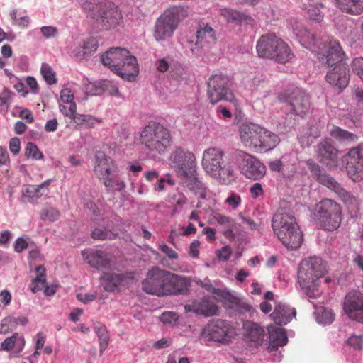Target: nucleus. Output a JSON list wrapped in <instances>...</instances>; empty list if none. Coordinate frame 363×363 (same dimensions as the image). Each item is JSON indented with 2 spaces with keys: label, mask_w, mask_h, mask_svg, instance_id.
<instances>
[{
  "label": "nucleus",
  "mask_w": 363,
  "mask_h": 363,
  "mask_svg": "<svg viewBox=\"0 0 363 363\" xmlns=\"http://www.w3.org/2000/svg\"><path fill=\"white\" fill-rule=\"evenodd\" d=\"M160 320L165 324L173 325L178 320V315L177 313L171 311L164 312L162 314Z\"/></svg>",
  "instance_id": "680f3d73"
},
{
  "label": "nucleus",
  "mask_w": 363,
  "mask_h": 363,
  "mask_svg": "<svg viewBox=\"0 0 363 363\" xmlns=\"http://www.w3.org/2000/svg\"><path fill=\"white\" fill-rule=\"evenodd\" d=\"M274 233L289 249H297L303 242V234L294 215L280 211L275 213L272 220Z\"/></svg>",
  "instance_id": "0eeeda50"
},
{
  "label": "nucleus",
  "mask_w": 363,
  "mask_h": 363,
  "mask_svg": "<svg viewBox=\"0 0 363 363\" xmlns=\"http://www.w3.org/2000/svg\"><path fill=\"white\" fill-rule=\"evenodd\" d=\"M170 164L180 176L192 175L197 169L196 157L193 152L177 147L169 156Z\"/></svg>",
  "instance_id": "2eb2a0df"
},
{
  "label": "nucleus",
  "mask_w": 363,
  "mask_h": 363,
  "mask_svg": "<svg viewBox=\"0 0 363 363\" xmlns=\"http://www.w3.org/2000/svg\"><path fill=\"white\" fill-rule=\"evenodd\" d=\"M234 157L240 172L252 180L261 179L266 173V167L255 156L242 150H235Z\"/></svg>",
  "instance_id": "4468645a"
},
{
  "label": "nucleus",
  "mask_w": 363,
  "mask_h": 363,
  "mask_svg": "<svg viewBox=\"0 0 363 363\" xmlns=\"http://www.w3.org/2000/svg\"><path fill=\"white\" fill-rule=\"evenodd\" d=\"M294 33L303 47L309 49L312 52L319 54L318 50H320L322 43L314 33L305 28L299 27L294 28Z\"/></svg>",
  "instance_id": "bb28decb"
},
{
  "label": "nucleus",
  "mask_w": 363,
  "mask_h": 363,
  "mask_svg": "<svg viewBox=\"0 0 363 363\" xmlns=\"http://www.w3.org/2000/svg\"><path fill=\"white\" fill-rule=\"evenodd\" d=\"M213 219L218 225H222L227 232H232L233 222L229 217L219 213H215L213 216Z\"/></svg>",
  "instance_id": "8fccbe9b"
},
{
  "label": "nucleus",
  "mask_w": 363,
  "mask_h": 363,
  "mask_svg": "<svg viewBox=\"0 0 363 363\" xmlns=\"http://www.w3.org/2000/svg\"><path fill=\"white\" fill-rule=\"evenodd\" d=\"M197 169L192 175H184L182 177L186 179L185 182L187 188L194 191V194L199 195L201 198L206 197V185L201 181L197 175Z\"/></svg>",
  "instance_id": "72a5a7b5"
},
{
  "label": "nucleus",
  "mask_w": 363,
  "mask_h": 363,
  "mask_svg": "<svg viewBox=\"0 0 363 363\" xmlns=\"http://www.w3.org/2000/svg\"><path fill=\"white\" fill-rule=\"evenodd\" d=\"M28 322V318L25 316L14 317L9 315L5 317L0 323V333H8L16 329L18 325H26Z\"/></svg>",
  "instance_id": "f704fd0d"
},
{
  "label": "nucleus",
  "mask_w": 363,
  "mask_h": 363,
  "mask_svg": "<svg viewBox=\"0 0 363 363\" xmlns=\"http://www.w3.org/2000/svg\"><path fill=\"white\" fill-rule=\"evenodd\" d=\"M344 310L350 319L363 323V294L356 290L345 296Z\"/></svg>",
  "instance_id": "6ab92c4d"
},
{
  "label": "nucleus",
  "mask_w": 363,
  "mask_h": 363,
  "mask_svg": "<svg viewBox=\"0 0 363 363\" xmlns=\"http://www.w3.org/2000/svg\"><path fill=\"white\" fill-rule=\"evenodd\" d=\"M306 163L312 175L323 185L328 188L332 182H334L335 179L328 174L325 171L313 160H308Z\"/></svg>",
  "instance_id": "473e14b6"
},
{
  "label": "nucleus",
  "mask_w": 363,
  "mask_h": 363,
  "mask_svg": "<svg viewBox=\"0 0 363 363\" xmlns=\"http://www.w3.org/2000/svg\"><path fill=\"white\" fill-rule=\"evenodd\" d=\"M256 49L260 57L273 59L279 63H285L294 56L289 46L274 34L262 35L257 43Z\"/></svg>",
  "instance_id": "9d476101"
},
{
  "label": "nucleus",
  "mask_w": 363,
  "mask_h": 363,
  "mask_svg": "<svg viewBox=\"0 0 363 363\" xmlns=\"http://www.w3.org/2000/svg\"><path fill=\"white\" fill-rule=\"evenodd\" d=\"M220 15L228 22L235 24L240 23L248 18V16L245 13L229 8L221 9Z\"/></svg>",
  "instance_id": "4c0bfd02"
},
{
  "label": "nucleus",
  "mask_w": 363,
  "mask_h": 363,
  "mask_svg": "<svg viewBox=\"0 0 363 363\" xmlns=\"http://www.w3.org/2000/svg\"><path fill=\"white\" fill-rule=\"evenodd\" d=\"M91 238L94 240H114L117 238V233L106 229L96 228L91 233Z\"/></svg>",
  "instance_id": "c03bdc74"
},
{
  "label": "nucleus",
  "mask_w": 363,
  "mask_h": 363,
  "mask_svg": "<svg viewBox=\"0 0 363 363\" xmlns=\"http://www.w3.org/2000/svg\"><path fill=\"white\" fill-rule=\"evenodd\" d=\"M15 94L4 88L0 94V111L6 113L9 110L13 96Z\"/></svg>",
  "instance_id": "49530a36"
},
{
  "label": "nucleus",
  "mask_w": 363,
  "mask_h": 363,
  "mask_svg": "<svg viewBox=\"0 0 363 363\" xmlns=\"http://www.w3.org/2000/svg\"><path fill=\"white\" fill-rule=\"evenodd\" d=\"M234 159V152L230 153L219 147H209L203 152L202 167L211 177L225 180L233 175Z\"/></svg>",
  "instance_id": "20e7f679"
},
{
  "label": "nucleus",
  "mask_w": 363,
  "mask_h": 363,
  "mask_svg": "<svg viewBox=\"0 0 363 363\" xmlns=\"http://www.w3.org/2000/svg\"><path fill=\"white\" fill-rule=\"evenodd\" d=\"M35 271L37 275L35 278L32 280L30 285V289L33 293H36L41 290L46 281L45 269L42 266H39L36 267Z\"/></svg>",
  "instance_id": "a19ab883"
},
{
  "label": "nucleus",
  "mask_w": 363,
  "mask_h": 363,
  "mask_svg": "<svg viewBox=\"0 0 363 363\" xmlns=\"http://www.w3.org/2000/svg\"><path fill=\"white\" fill-rule=\"evenodd\" d=\"M84 258L88 264L96 269L108 268L110 265V259L108 254L98 250H86L82 252Z\"/></svg>",
  "instance_id": "cd10ccee"
},
{
  "label": "nucleus",
  "mask_w": 363,
  "mask_h": 363,
  "mask_svg": "<svg viewBox=\"0 0 363 363\" xmlns=\"http://www.w3.org/2000/svg\"><path fill=\"white\" fill-rule=\"evenodd\" d=\"M244 336L248 341L254 342L255 345H261L264 338V329L258 324L246 321L243 324Z\"/></svg>",
  "instance_id": "2f4dec72"
},
{
  "label": "nucleus",
  "mask_w": 363,
  "mask_h": 363,
  "mask_svg": "<svg viewBox=\"0 0 363 363\" xmlns=\"http://www.w3.org/2000/svg\"><path fill=\"white\" fill-rule=\"evenodd\" d=\"M22 194L30 200L36 199L43 195L37 185H26L22 189Z\"/></svg>",
  "instance_id": "603ef678"
},
{
  "label": "nucleus",
  "mask_w": 363,
  "mask_h": 363,
  "mask_svg": "<svg viewBox=\"0 0 363 363\" xmlns=\"http://www.w3.org/2000/svg\"><path fill=\"white\" fill-rule=\"evenodd\" d=\"M82 6L90 18L102 23L106 28H114L122 21L120 11L110 3L86 0Z\"/></svg>",
  "instance_id": "1a4fd4ad"
},
{
  "label": "nucleus",
  "mask_w": 363,
  "mask_h": 363,
  "mask_svg": "<svg viewBox=\"0 0 363 363\" xmlns=\"http://www.w3.org/2000/svg\"><path fill=\"white\" fill-rule=\"evenodd\" d=\"M25 340L22 335L15 333L11 337L6 338L1 344V348L6 351H11L15 348L18 352H21L25 346Z\"/></svg>",
  "instance_id": "e433bc0d"
},
{
  "label": "nucleus",
  "mask_w": 363,
  "mask_h": 363,
  "mask_svg": "<svg viewBox=\"0 0 363 363\" xmlns=\"http://www.w3.org/2000/svg\"><path fill=\"white\" fill-rule=\"evenodd\" d=\"M171 73L173 79L177 81V83L170 82L169 86H166L163 89L162 96H164V99L175 96L177 94L178 83L182 82L186 83L189 78L188 69L182 65L171 67Z\"/></svg>",
  "instance_id": "a878e982"
},
{
  "label": "nucleus",
  "mask_w": 363,
  "mask_h": 363,
  "mask_svg": "<svg viewBox=\"0 0 363 363\" xmlns=\"http://www.w3.org/2000/svg\"><path fill=\"white\" fill-rule=\"evenodd\" d=\"M343 11L352 15H358L363 11V0H334Z\"/></svg>",
  "instance_id": "c9c22d12"
},
{
  "label": "nucleus",
  "mask_w": 363,
  "mask_h": 363,
  "mask_svg": "<svg viewBox=\"0 0 363 363\" xmlns=\"http://www.w3.org/2000/svg\"><path fill=\"white\" fill-rule=\"evenodd\" d=\"M326 80L340 90L345 89L349 82V69L345 63L335 65L333 69L326 74Z\"/></svg>",
  "instance_id": "b1692460"
},
{
  "label": "nucleus",
  "mask_w": 363,
  "mask_h": 363,
  "mask_svg": "<svg viewBox=\"0 0 363 363\" xmlns=\"http://www.w3.org/2000/svg\"><path fill=\"white\" fill-rule=\"evenodd\" d=\"M179 14L177 8H171L157 19L153 35L156 40H164L173 35L178 26Z\"/></svg>",
  "instance_id": "f3484780"
},
{
  "label": "nucleus",
  "mask_w": 363,
  "mask_h": 363,
  "mask_svg": "<svg viewBox=\"0 0 363 363\" xmlns=\"http://www.w3.org/2000/svg\"><path fill=\"white\" fill-rule=\"evenodd\" d=\"M101 284L106 291L118 292L126 286L133 278L130 274L121 272H105L101 277Z\"/></svg>",
  "instance_id": "aec40b11"
},
{
  "label": "nucleus",
  "mask_w": 363,
  "mask_h": 363,
  "mask_svg": "<svg viewBox=\"0 0 363 363\" xmlns=\"http://www.w3.org/2000/svg\"><path fill=\"white\" fill-rule=\"evenodd\" d=\"M99 46L98 40L94 38H89L83 44V56H85L88 54H91V52H95Z\"/></svg>",
  "instance_id": "6e6d98bb"
},
{
  "label": "nucleus",
  "mask_w": 363,
  "mask_h": 363,
  "mask_svg": "<svg viewBox=\"0 0 363 363\" xmlns=\"http://www.w3.org/2000/svg\"><path fill=\"white\" fill-rule=\"evenodd\" d=\"M101 62L112 72L129 82L133 81L139 72L136 57L124 48H111L102 55Z\"/></svg>",
  "instance_id": "7ed1b4c3"
},
{
  "label": "nucleus",
  "mask_w": 363,
  "mask_h": 363,
  "mask_svg": "<svg viewBox=\"0 0 363 363\" xmlns=\"http://www.w3.org/2000/svg\"><path fill=\"white\" fill-rule=\"evenodd\" d=\"M159 249L166 255L169 259H177L178 258V254L175 250L169 247L167 244L162 243L160 245Z\"/></svg>",
  "instance_id": "e2e57ef3"
},
{
  "label": "nucleus",
  "mask_w": 363,
  "mask_h": 363,
  "mask_svg": "<svg viewBox=\"0 0 363 363\" xmlns=\"http://www.w3.org/2000/svg\"><path fill=\"white\" fill-rule=\"evenodd\" d=\"M235 335L234 328L226 320L220 319L209 322L201 332L204 340L223 344L230 342Z\"/></svg>",
  "instance_id": "ddd939ff"
},
{
  "label": "nucleus",
  "mask_w": 363,
  "mask_h": 363,
  "mask_svg": "<svg viewBox=\"0 0 363 363\" xmlns=\"http://www.w3.org/2000/svg\"><path fill=\"white\" fill-rule=\"evenodd\" d=\"M40 71L43 79L48 84L52 85L57 82L55 73L48 64L43 63Z\"/></svg>",
  "instance_id": "09e8293b"
},
{
  "label": "nucleus",
  "mask_w": 363,
  "mask_h": 363,
  "mask_svg": "<svg viewBox=\"0 0 363 363\" xmlns=\"http://www.w3.org/2000/svg\"><path fill=\"white\" fill-rule=\"evenodd\" d=\"M60 112L65 116L74 121V117L77 115V105L75 103H71L69 106L61 104L59 106Z\"/></svg>",
  "instance_id": "864d4df0"
},
{
  "label": "nucleus",
  "mask_w": 363,
  "mask_h": 363,
  "mask_svg": "<svg viewBox=\"0 0 363 363\" xmlns=\"http://www.w3.org/2000/svg\"><path fill=\"white\" fill-rule=\"evenodd\" d=\"M140 141L144 145L147 156L155 159L164 154L171 145V135L164 125L151 121L141 130Z\"/></svg>",
  "instance_id": "39448f33"
},
{
  "label": "nucleus",
  "mask_w": 363,
  "mask_h": 363,
  "mask_svg": "<svg viewBox=\"0 0 363 363\" xmlns=\"http://www.w3.org/2000/svg\"><path fill=\"white\" fill-rule=\"evenodd\" d=\"M225 203L233 210H235L241 203V197L238 194L234 192H231L230 195L226 198Z\"/></svg>",
  "instance_id": "052dcab7"
},
{
  "label": "nucleus",
  "mask_w": 363,
  "mask_h": 363,
  "mask_svg": "<svg viewBox=\"0 0 363 363\" xmlns=\"http://www.w3.org/2000/svg\"><path fill=\"white\" fill-rule=\"evenodd\" d=\"M142 284L145 292L158 296L183 295L189 291L191 279L155 267L147 272Z\"/></svg>",
  "instance_id": "f257e3e1"
},
{
  "label": "nucleus",
  "mask_w": 363,
  "mask_h": 363,
  "mask_svg": "<svg viewBox=\"0 0 363 363\" xmlns=\"http://www.w3.org/2000/svg\"><path fill=\"white\" fill-rule=\"evenodd\" d=\"M295 308H291L283 303H278L275 306L274 310L270 317L277 325H282L289 323L296 316Z\"/></svg>",
  "instance_id": "c756f323"
},
{
  "label": "nucleus",
  "mask_w": 363,
  "mask_h": 363,
  "mask_svg": "<svg viewBox=\"0 0 363 363\" xmlns=\"http://www.w3.org/2000/svg\"><path fill=\"white\" fill-rule=\"evenodd\" d=\"M167 185L173 186L175 185V181L171 178L169 174H166V177H160L154 184V190L160 192L166 189Z\"/></svg>",
  "instance_id": "de8ad7c7"
},
{
  "label": "nucleus",
  "mask_w": 363,
  "mask_h": 363,
  "mask_svg": "<svg viewBox=\"0 0 363 363\" xmlns=\"http://www.w3.org/2000/svg\"><path fill=\"white\" fill-rule=\"evenodd\" d=\"M60 98L61 100L65 104H69L71 103H74L73 101L74 94L72 93V90L69 88H65L61 91Z\"/></svg>",
  "instance_id": "0e129e2a"
},
{
  "label": "nucleus",
  "mask_w": 363,
  "mask_h": 363,
  "mask_svg": "<svg viewBox=\"0 0 363 363\" xmlns=\"http://www.w3.org/2000/svg\"><path fill=\"white\" fill-rule=\"evenodd\" d=\"M74 122L83 128H91L100 123V120L91 115L77 113L76 117H74Z\"/></svg>",
  "instance_id": "79ce46f5"
},
{
  "label": "nucleus",
  "mask_w": 363,
  "mask_h": 363,
  "mask_svg": "<svg viewBox=\"0 0 363 363\" xmlns=\"http://www.w3.org/2000/svg\"><path fill=\"white\" fill-rule=\"evenodd\" d=\"M317 159L328 167H336L338 163V150L330 139H325L315 147Z\"/></svg>",
  "instance_id": "412c9836"
},
{
  "label": "nucleus",
  "mask_w": 363,
  "mask_h": 363,
  "mask_svg": "<svg viewBox=\"0 0 363 363\" xmlns=\"http://www.w3.org/2000/svg\"><path fill=\"white\" fill-rule=\"evenodd\" d=\"M333 138L340 142L354 143L358 140V136L339 127H333L330 130Z\"/></svg>",
  "instance_id": "ea45409f"
},
{
  "label": "nucleus",
  "mask_w": 363,
  "mask_h": 363,
  "mask_svg": "<svg viewBox=\"0 0 363 363\" xmlns=\"http://www.w3.org/2000/svg\"><path fill=\"white\" fill-rule=\"evenodd\" d=\"M269 333V343L271 350L286 345L288 337L284 328L281 326L270 325L267 327Z\"/></svg>",
  "instance_id": "7c9ffc66"
},
{
  "label": "nucleus",
  "mask_w": 363,
  "mask_h": 363,
  "mask_svg": "<svg viewBox=\"0 0 363 363\" xmlns=\"http://www.w3.org/2000/svg\"><path fill=\"white\" fill-rule=\"evenodd\" d=\"M328 189L333 191L337 195L349 210L354 212L358 210L359 202L357 198L350 192L343 189L335 180L332 182Z\"/></svg>",
  "instance_id": "c85d7f7f"
},
{
  "label": "nucleus",
  "mask_w": 363,
  "mask_h": 363,
  "mask_svg": "<svg viewBox=\"0 0 363 363\" xmlns=\"http://www.w3.org/2000/svg\"><path fill=\"white\" fill-rule=\"evenodd\" d=\"M172 200H173V202L176 204L177 206H175L174 208V209L172 210V214L174 215L176 213H177L179 211V208L182 206L183 205L186 204L187 203V198L186 197V196L182 194V193H177L176 194H174L172 197Z\"/></svg>",
  "instance_id": "4d7b16f0"
},
{
  "label": "nucleus",
  "mask_w": 363,
  "mask_h": 363,
  "mask_svg": "<svg viewBox=\"0 0 363 363\" xmlns=\"http://www.w3.org/2000/svg\"><path fill=\"white\" fill-rule=\"evenodd\" d=\"M94 158V172L108 190L121 191L125 188V184L119 179L118 169L111 157L99 151Z\"/></svg>",
  "instance_id": "6e6552de"
},
{
  "label": "nucleus",
  "mask_w": 363,
  "mask_h": 363,
  "mask_svg": "<svg viewBox=\"0 0 363 363\" xmlns=\"http://www.w3.org/2000/svg\"><path fill=\"white\" fill-rule=\"evenodd\" d=\"M283 108L289 112L283 122V127H278L281 133L286 131L287 128H291L295 125V116L302 117L309 111L311 108L309 97L303 91L296 89L289 96ZM279 125H281V123H279Z\"/></svg>",
  "instance_id": "9b49d317"
},
{
  "label": "nucleus",
  "mask_w": 363,
  "mask_h": 363,
  "mask_svg": "<svg viewBox=\"0 0 363 363\" xmlns=\"http://www.w3.org/2000/svg\"><path fill=\"white\" fill-rule=\"evenodd\" d=\"M29 247L28 241L22 238H17L13 244V248L16 252H21L23 250Z\"/></svg>",
  "instance_id": "69168bd1"
},
{
  "label": "nucleus",
  "mask_w": 363,
  "mask_h": 363,
  "mask_svg": "<svg viewBox=\"0 0 363 363\" xmlns=\"http://www.w3.org/2000/svg\"><path fill=\"white\" fill-rule=\"evenodd\" d=\"M325 53L318 55V59L324 62L328 67H332L339 63H343L345 57V52L342 51L339 42L336 40H330L326 45Z\"/></svg>",
  "instance_id": "5701e85b"
},
{
  "label": "nucleus",
  "mask_w": 363,
  "mask_h": 363,
  "mask_svg": "<svg viewBox=\"0 0 363 363\" xmlns=\"http://www.w3.org/2000/svg\"><path fill=\"white\" fill-rule=\"evenodd\" d=\"M239 133L243 145L257 152L270 151L280 141L277 134L252 123H242Z\"/></svg>",
  "instance_id": "f03ea898"
},
{
  "label": "nucleus",
  "mask_w": 363,
  "mask_h": 363,
  "mask_svg": "<svg viewBox=\"0 0 363 363\" xmlns=\"http://www.w3.org/2000/svg\"><path fill=\"white\" fill-rule=\"evenodd\" d=\"M341 213V207L337 202L325 199L316 204L314 216L324 230L330 231L340 226Z\"/></svg>",
  "instance_id": "f8f14e48"
},
{
  "label": "nucleus",
  "mask_w": 363,
  "mask_h": 363,
  "mask_svg": "<svg viewBox=\"0 0 363 363\" xmlns=\"http://www.w3.org/2000/svg\"><path fill=\"white\" fill-rule=\"evenodd\" d=\"M108 85H110L108 81L106 80L89 83L87 84L86 91L90 95H100L108 90Z\"/></svg>",
  "instance_id": "37998d69"
},
{
  "label": "nucleus",
  "mask_w": 363,
  "mask_h": 363,
  "mask_svg": "<svg viewBox=\"0 0 363 363\" xmlns=\"http://www.w3.org/2000/svg\"><path fill=\"white\" fill-rule=\"evenodd\" d=\"M320 7H322L320 3H316L315 5H310L307 9L308 17L313 21L320 22L323 19V16L320 12Z\"/></svg>",
  "instance_id": "3c124183"
},
{
  "label": "nucleus",
  "mask_w": 363,
  "mask_h": 363,
  "mask_svg": "<svg viewBox=\"0 0 363 363\" xmlns=\"http://www.w3.org/2000/svg\"><path fill=\"white\" fill-rule=\"evenodd\" d=\"M325 272V264L320 257H308L300 263L298 280L301 289L308 298H316L319 296L317 286Z\"/></svg>",
  "instance_id": "423d86ee"
},
{
  "label": "nucleus",
  "mask_w": 363,
  "mask_h": 363,
  "mask_svg": "<svg viewBox=\"0 0 363 363\" xmlns=\"http://www.w3.org/2000/svg\"><path fill=\"white\" fill-rule=\"evenodd\" d=\"M316 321L321 325H329L335 319V314L331 309L321 306L317 308L314 313Z\"/></svg>",
  "instance_id": "58836bf2"
},
{
  "label": "nucleus",
  "mask_w": 363,
  "mask_h": 363,
  "mask_svg": "<svg viewBox=\"0 0 363 363\" xmlns=\"http://www.w3.org/2000/svg\"><path fill=\"white\" fill-rule=\"evenodd\" d=\"M347 344L354 350H361L363 348V335H352L347 339Z\"/></svg>",
  "instance_id": "bf43d9fd"
},
{
  "label": "nucleus",
  "mask_w": 363,
  "mask_h": 363,
  "mask_svg": "<svg viewBox=\"0 0 363 363\" xmlns=\"http://www.w3.org/2000/svg\"><path fill=\"white\" fill-rule=\"evenodd\" d=\"M250 193L252 198L256 199L264 193L262 186L260 183L256 182L250 187Z\"/></svg>",
  "instance_id": "338daca9"
},
{
  "label": "nucleus",
  "mask_w": 363,
  "mask_h": 363,
  "mask_svg": "<svg viewBox=\"0 0 363 363\" xmlns=\"http://www.w3.org/2000/svg\"><path fill=\"white\" fill-rule=\"evenodd\" d=\"M184 309L186 312H193L204 317H210L216 314L218 306L213 298L206 296L185 305Z\"/></svg>",
  "instance_id": "4be33fe9"
},
{
  "label": "nucleus",
  "mask_w": 363,
  "mask_h": 363,
  "mask_svg": "<svg viewBox=\"0 0 363 363\" xmlns=\"http://www.w3.org/2000/svg\"><path fill=\"white\" fill-rule=\"evenodd\" d=\"M195 48L192 52H199L200 49L207 50L215 45L217 40L216 32L210 26H200L196 31Z\"/></svg>",
  "instance_id": "393cba45"
},
{
  "label": "nucleus",
  "mask_w": 363,
  "mask_h": 363,
  "mask_svg": "<svg viewBox=\"0 0 363 363\" xmlns=\"http://www.w3.org/2000/svg\"><path fill=\"white\" fill-rule=\"evenodd\" d=\"M228 82V77L223 74H214L209 78L208 96L212 104L222 100L233 101L234 96L229 89Z\"/></svg>",
  "instance_id": "dca6fc26"
},
{
  "label": "nucleus",
  "mask_w": 363,
  "mask_h": 363,
  "mask_svg": "<svg viewBox=\"0 0 363 363\" xmlns=\"http://www.w3.org/2000/svg\"><path fill=\"white\" fill-rule=\"evenodd\" d=\"M40 218L44 220L55 221L60 216L59 211L53 208H45L40 213Z\"/></svg>",
  "instance_id": "5fc2aeb1"
},
{
  "label": "nucleus",
  "mask_w": 363,
  "mask_h": 363,
  "mask_svg": "<svg viewBox=\"0 0 363 363\" xmlns=\"http://www.w3.org/2000/svg\"><path fill=\"white\" fill-rule=\"evenodd\" d=\"M9 150L14 155H16L19 153L21 150V142L18 138H12L10 140Z\"/></svg>",
  "instance_id": "774afa93"
},
{
  "label": "nucleus",
  "mask_w": 363,
  "mask_h": 363,
  "mask_svg": "<svg viewBox=\"0 0 363 363\" xmlns=\"http://www.w3.org/2000/svg\"><path fill=\"white\" fill-rule=\"evenodd\" d=\"M347 175L354 182L363 179V143L350 148L344 156Z\"/></svg>",
  "instance_id": "a211bd4d"
},
{
  "label": "nucleus",
  "mask_w": 363,
  "mask_h": 363,
  "mask_svg": "<svg viewBox=\"0 0 363 363\" xmlns=\"http://www.w3.org/2000/svg\"><path fill=\"white\" fill-rule=\"evenodd\" d=\"M25 156L33 160H40L44 158L43 152L38 149L37 145L32 142L27 143L25 149Z\"/></svg>",
  "instance_id": "a18cd8bd"
},
{
  "label": "nucleus",
  "mask_w": 363,
  "mask_h": 363,
  "mask_svg": "<svg viewBox=\"0 0 363 363\" xmlns=\"http://www.w3.org/2000/svg\"><path fill=\"white\" fill-rule=\"evenodd\" d=\"M11 16L15 21V23L22 28L27 27L29 23L28 16L18 15L16 9H14L11 11Z\"/></svg>",
  "instance_id": "13d9d810"
}]
</instances>
